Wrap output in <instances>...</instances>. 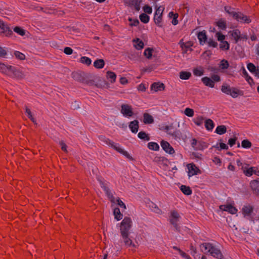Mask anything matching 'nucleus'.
<instances>
[{
  "label": "nucleus",
  "instance_id": "obj_1",
  "mask_svg": "<svg viewBox=\"0 0 259 259\" xmlns=\"http://www.w3.org/2000/svg\"><path fill=\"white\" fill-rule=\"evenodd\" d=\"M202 248H204L206 252H209L212 256L218 259L223 258V254L221 250L216 248L212 244L210 243H203L201 244Z\"/></svg>",
  "mask_w": 259,
  "mask_h": 259
},
{
  "label": "nucleus",
  "instance_id": "obj_2",
  "mask_svg": "<svg viewBox=\"0 0 259 259\" xmlns=\"http://www.w3.org/2000/svg\"><path fill=\"white\" fill-rule=\"evenodd\" d=\"M132 221L130 217H125L120 223V231L121 235L130 234V230L132 227Z\"/></svg>",
  "mask_w": 259,
  "mask_h": 259
},
{
  "label": "nucleus",
  "instance_id": "obj_3",
  "mask_svg": "<svg viewBox=\"0 0 259 259\" xmlns=\"http://www.w3.org/2000/svg\"><path fill=\"white\" fill-rule=\"evenodd\" d=\"M169 222L175 228L176 231L180 232L181 227L178 225V222L179 221L180 215L176 210H172L170 212L169 217Z\"/></svg>",
  "mask_w": 259,
  "mask_h": 259
},
{
  "label": "nucleus",
  "instance_id": "obj_4",
  "mask_svg": "<svg viewBox=\"0 0 259 259\" xmlns=\"http://www.w3.org/2000/svg\"><path fill=\"white\" fill-rule=\"evenodd\" d=\"M191 146L195 150H203L208 147V144L203 141H197L196 139L193 138L192 140Z\"/></svg>",
  "mask_w": 259,
  "mask_h": 259
},
{
  "label": "nucleus",
  "instance_id": "obj_5",
  "mask_svg": "<svg viewBox=\"0 0 259 259\" xmlns=\"http://www.w3.org/2000/svg\"><path fill=\"white\" fill-rule=\"evenodd\" d=\"M10 67V75H9V76L15 78L17 79H22L25 77V74L24 73L18 69H17L14 66Z\"/></svg>",
  "mask_w": 259,
  "mask_h": 259
},
{
  "label": "nucleus",
  "instance_id": "obj_6",
  "mask_svg": "<svg viewBox=\"0 0 259 259\" xmlns=\"http://www.w3.org/2000/svg\"><path fill=\"white\" fill-rule=\"evenodd\" d=\"M120 112L125 117H132L134 115V112L131 105L123 104L121 105Z\"/></svg>",
  "mask_w": 259,
  "mask_h": 259
},
{
  "label": "nucleus",
  "instance_id": "obj_7",
  "mask_svg": "<svg viewBox=\"0 0 259 259\" xmlns=\"http://www.w3.org/2000/svg\"><path fill=\"white\" fill-rule=\"evenodd\" d=\"M0 33L6 36H10L13 34V31L9 26L0 20Z\"/></svg>",
  "mask_w": 259,
  "mask_h": 259
},
{
  "label": "nucleus",
  "instance_id": "obj_8",
  "mask_svg": "<svg viewBox=\"0 0 259 259\" xmlns=\"http://www.w3.org/2000/svg\"><path fill=\"white\" fill-rule=\"evenodd\" d=\"M160 130L164 131L167 134L171 135L175 138H179L180 137L179 131L176 130L172 131V130H174V126L172 125L163 126Z\"/></svg>",
  "mask_w": 259,
  "mask_h": 259
},
{
  "label": "nucleus",
  "instance_id": "obj_9",
  "mask_svg": "<svg viewBox=\"0 0 259 259\" xmlns=\"http://www.w3.org/2000/svg\"><path fill=\"white\" fill-rule=\"evenodd\" d=\"M250 186L253 194L259 197V178L251 181Z\"/></svg>",
  "mask_w": 259,
  "mask_h": 259
},
{
  "label": "nucleus",
  "instance_id": "obj_10",
  "mask_svg": "<svg viewBox=\"0 0 259 259\" xmlns=\"http://www.w3.org/2000/svg\"><path fill=\"white\" fill-rule=\"evenodd\" d=\"M160 145L163 150L169 154H173L175 153V150L169 143L164 140H162Z\"/></svg>",
  "mask_w": 259,
  "mask_h": 259
},
{
  "label": "nucleus",
  "instance_id": "obj_11",
  "mask_svg": "<svg viewBox=\"0 0 259 259\" xmlns=\"http://www.w3.org/2000/svg\"><path fill=\"white\" fill-rule=\"evenodd\" d=\"M187 168L189 170L188 176L189 177L196 175L198 173H200V170L193 163L188 164Z\"/></svg>",
  "mask_w": 259,
  "mask_h": 259
},
{
  "label": "nucleus",
  "instance_id": "obj_12",
  "mask_svg": "<svg viewBox=\"0 0 259 259\" xmlns=\"http://www.w3.org/2000/svg\"><path fill=\"white\" fill-rule=\"evenodd\" d=\"M181 41L182 40L180 41V44H181V47L184 53H187L188 51L191 52L193 51L191 47L193 44L192 41H189L186 42H181Z\"/></svg>",
  "mask_w": 259,
  "mask_h": 259
},
{
  "label": "nucleus",
  "instance_id": "obj_13",
  "mask_svg": "<svg viewBox=\"0 0 259 259\" xmlns=\"http://www.w3.org/2000/svg\"><path fill=\"white\" fill-rule=\"evenodd\" d=\"M220 209L223 211H228L231 214H235L237 211V209L231 204L221 205Z\"/></svg>",
  "mask_w": 259,
  "mask_h": 259
},
{
  "label": "nucleus",
  "instance_id": "obj_14",
  "mask_svg": "<svg viewBox=\"0 0 259 259\" xmlns=\"http://www.w3.org/2000/svg\"><path fill=\"white\" fill-rule=\"evenodd\" d=\"M130 234L124 235H121L122 237L123 242L124 243L125 246H126L127 247H134L135 248L136 246L135 244L133 242V241L131 240V239L129 237Z\"/></svg>",
  "mask_w": 259,
  "mask_h": 259
},
{
  "label": "nucleus",
  "instance_id": "obj_15",
  "mask_svg": "<svg viewBox=\"0 0 259 259\" xmlns=\"http://www.w3.org/2000/svg\"><path fill=\"white\" fill-rule=\"evenodd\" d=\"M238 16L237 17L236 20L241 23H246L249 24L251 22V19L249 17H247L246 15H243L242 13L239 12Z\"/></svg>",
  "mask_w": 259,
  "mask_h": 259
},
{
  "label": "nucleus",
  "instance_id": "obj_16",
  "mask_svg": "<svg viewBox=\"0 0 259 259\" xmlns=\"http://www.w3.org/2000/svg\"><path fill=\"white\" fill-rule=\"evenodd\" d=\"M224 9L225 12L227 13L230 16H232L234 19L236 20V19H237L239 15V12H235L234 11V8L229 6H226L225 7Z\"/></svg>",
  "mask_w": 259,
  "mask_h": 259
},
{
  "label": "nucleus",
  "instance_id": "obj_17",
  "mask_svg": "<svg viewBox=\"0 0 259 259\" xmlns=\"http://www.w3.org/2000/svg\"><path fill=\"white\" fill-rule=\"evenodd\" d=\"M128 126L129 128L133 133H137L139 127V121L137 120H134L131 121Z\"/></svg>",
  "mask_w": 259,
  "mask_h": 259
},
{
  "label": "nucleus",
  "instance_id": "obj_18",
  "mask_svg": "<svg viewBox=\"0 0 259 259\" xmlns=\"http://www.w3.org/2000/svg\"><path fill=\"white\" fill-rule=\"evenodd\" d=\"M253 206L248 204L243 206L242 209V211L244 216H249L253 212Z\"/></svg>",
  "mask_w": 259,
  "mask_h": 259
},
{
  "label": "nucleus",
  "instance_id": "obj_19",
  "mask_svg": "<svg viewBox=\"0 0 259 259\" xmlns=\"http://www.w3.org/2000/svg\"><path fill=\"white\" fill-rule=\"evenodd\" d=\"M151 89L155 92L158 91H163L165 89V85L163 83L154 82L152 84Z\"/></svg>",
  "mask_w": 259,
  "mask_h": 259
},
{
  "label": "nucleus",
  "instance_id": "obj_20",
  "mask_svg": "<svg viewBox=\"0 0 259 259\" xmlns=\"http://www.w3.org/2000/svg\"><path fill=\"white\" fill-rule=\"evenodd\" d=\"M12 66L10 65H6L4 63H1L0 64V72L8 76L10 75V72L11 69L10 67Z\"/></svg>",
  "mask_w": 259,
  "mask_h": 259
},
{
  "label": "nucleus",
  "instance_id": "obj_21",
  "mask_svg": "<svg viewBox=\"0 0 259 259\" xmlns=\"http://www.w3.org/2000/svg\"><path fill=\"white\" fill-rule=\"evenodd\" d=\"M202 82L210 88L214 87V82L211 78L208 77H204L201 78Z\"/></svg>",
  "mask_w": 259,
  "mask_h": 259
},
{
  "label": "nucleus",
  "instance_id": "obj_22",
  "mask_svg": "<svg viewBox=\"0 0 259 259\" xmlns=\"http://www.w3.org/2000/svg\"><path fill=\"white\" fill-rule=\"evenodd\" d=\"M143 122L145 124H151L154 122V119L152 115L145 113L143 114Z\"/></svg>",
  "mask_w": 259,
  "mask_h": 259
},
{
  "label": "nucleus",
  "instance_id": "obj_23",
  "mask_svg": "<svg viewBox=\"0 0 259 259\" xmlns=\"http://www.w3.org/2000/svg\"><path fill=\"white\" fill-rule=\"evenodd\" d=\"M198 38L199 39L200 44H202V42L205 43L207 40V36L206 34L205 31H202L199 32L198 33Z\"/></svg>",
  "mask_w": 259,
  "mask_h": 259
},
{
  "label": "nucleus",
  "instance_id": "obj_24",
  "mask_svg": "<svg viewBox=\"0 0 259 259\" xmlns=\"http://www.w3.org/2000/svg\"><path fill=\"white\" fill-rule=\"evenodd\" d=\"M243 95V93L242 91H240L236 88H232V91H231L230 95L233 98H237L238 96H242Z\"/></svg>",
  "mask_w": 259,
  "mask_h": 259
},
{
  "label": "nucleus",
  "instance_id": "obj_25",
  "mask_svg": "<svg viewBox=\"0 0 259 259\" xmlns=\"http://www.w3.org/2000/svg\"><path fill=\"white\" fill-rule=\"evenodd\" d=\"M105 65V61L103 59H98L95 61L94 62V66L98 69H101L104 67Z\"/></svg>",
  "mask_w": 259,
  "mask_h": 259
},
{
  "label": "nucleus",
  "instance_id": "obj_26",
  "mask_svg": "<svg viewBox=\"0 0 259 259\" xmlns=\"http://www.w3.org/2000/svg\"><path fill=\"white\" fill-rule=\"evenodd\" d=\"M216 25L218 26L219 28L222 30H226L227 28V23L226 20L224 19H220L217 22Z\"/></svg>",
  "mask_w": 259,
  "mask_h": 259
},
{
  "label": "nucleus",
  "instance_id": "obj_27",
  "mask_svg": "<svg viewBox=\"0 0 259 259\" xmlns=\"http://www.w3.org/2000/svg\"><path fill=\"white\" fill-rule=\"evenodd\" d=\"M106 77L111 83H114L116 81V74L111 71H108L106 73Z\"/></svg>",
  "mask_w": 259,
  "mask_h": 259
},
{
  "label": "nucleus",
  "instance_id": "obj_28",
  "mask_svg": "<svg viewBox=\"0 0 259 259\" xmlns=\"http://www.w3.org/2000/svg\"><path fill=\"white\" fill-rule=\"evenodd\" d=\"M229 33H231V36L234 38L235 43H237L239 40L240 31L236 29L232 31H230Z\"/></svg>",
  "mask_w": 259,
  "mask_h": 259
},
{
  "label": "nucleus",
  "instance_id": "obj_29",
  "mask_svg": "<svg viewBox=\"0 0 259 259\" xmlns=\"http://www.w3.org/2000/svg\"><path fill=\"white\" fill-rule=\"evenodd\" d=\"M99 139L105 143L106 144L108 145L109 146L113 147L114 149V147H117L116 145H114V143L111 141L109 139L106 138L105 137L101 136L99 137Z\"/></svg>",
  "mask_w": 259,
  "mask_h": 259
},
{
  "label": "nucleus",
  "instance_id": "obj_30",
  "mask_svg": "<svg viewBox=\"0 0 259 259\" xmlns=\"http://www.w3.org/2000/svg\"><path fill=\"white\" fill-rule=\"evenodd\" d=\"M214 126V123L213 121L210 119H206L205 121V127L208 131H212Z\"/></svg>",
  "mask_w": 259,
  "mask_h": 259
},
{
  "label": "nucleus",
  "instance_id": "obj_31",
  "mask_svg": "<svg viewBox=\"0 0 259 259\" xmlns=\"http://www.w3.org/2000/svg\"><path fill=\"white\" fill-rule=\"evenodd\" d=\"M180 190L185 195H190L192 193L190 187L185 185H182L180 187Z\"/></svg>",
  "mask_w": 259,
  "mask_h": 259
},
{
  "label": "nucleus",
  "instance_id": "obj_32",
  "mask_svg": "<svg viewBox=\"0 0 259 259\" xmlns=\"http://www.w3.org/2000/svg\"><path fill=\"white\" fill-rule=\"evenodd\" d=\"M227 132V128L225 125H221L217 127L215 132L219 135H223Z\"/></svg>",
  "mask_w": 259,
  "mask_h": 259
},
{
  "label": "nucleus",
  "instance_id": "obj_33",
  "mask_svg": "<svg viewBox=\"0 0 259 259\" xmlns=\"http://www.w3.org/2000/svg\"><path fill=\"white\" fill-rule=\"evenodd\" d=\"M242 74L244 76V77L245 78L246 81L248 82V83L251 84V83H253V79L250 76H249L248 73L247 72L246 70H245L244 67H242Z\"/></svg>",
  "mask_w": 259,
  "mask_h": 259
},
{
  "label": "nucleus",
  "instance_id": "obj_34",
  "mask_svg": "<svg viewBox=\"0 0 259 259\" xmlns=\"http://www.w3.org/2000/svg\"><path fill=\"white\" fill-rule=\"evenodd\" d=\"M113 214L114 218L117 221H119L122 218V214L120 212V209L118 207H116L114 209Z\"/></svg>",
  "mask_w": 259,
  "mask_h": 259
},
{
  "label": "nucleus",
  "instance_id": "obj_35",
  "mask_svg": "<svg viewBox=\"0 0 259 259\" xmlns=\"http://www.w3.org/2000/svg\"><path fill=\"white\" fill-rule=\"evenodd\" d=\"M148 147L149 149L154 151H158L159 149V146L155 142H151L148 143Z\"/></svg>",
  "mask_w": 259,
  "mask_h": 259
},
{
  "label": "nucleus",
  "instance_id": "obj_36",
  "mask_svg": "<svg viewBox=\"0 0 259 259\" xmlns=\"http://www.w3.org/2000/svg\"><path fill=\"white\" fill-rule=\"evenodd\" d=\"M138 137L140 139L145 140V141H149L150 137L148 134H147L145 132L141 131L139 132L138 134Z\"/></svg>",
  "mask_w": 259,
  "mask_h": 259
},
{
  "label": "nucleus",
  "instance_id": "obj_37",
  "mask_svg": "<svg viewBox=\"0 0 259 259\" xmlns=\"http://www.w3.org/2000/svg\"><path fill=\"white\" fill-rule=\"evenodd\" d=\"M162 16H160V15H159V16H154V22H155V23L156 24V25L159 27H162Z\"/></svg>",
  "mask_w": 259,
  "mask_h": 259
},
{
  "label": "nucleus",
  "instance_id": "obj_38",
  "mask_svg": "<svg viewBox=\"0 0 259 259\" xmlns=\"http://www.w3.org/2000/svg\"><path fill=\"white\" fill-rule=\"evenodd\" d=\"M114 149L116 150L117 151L119 152V153L122 154L124 156H125L128 159L132 160L133 159L132 156H130V155L128 154V153L121 149V148L119 147H114Z\"/></svg>",
  "mask_w": 259,
  "mask_h": 259
},
{
  "label": "nucleus",
  "instance_id": "obj_39",
  "mask_svg": "<svg viewBox=\"0 0 259 259\" xmlns=\"http://www.w3.org/2000/svg\"><path fill=\"white\" fill-rule=\"evenodd\" d=\"M191 76V73L187 71H181L180 73V78L182 79L187 80Z\"/></svg>",
  "mask_w": 259,
  "mask_h": 259
},
{
  "label": "nucleus",
  "instance_id": "obj_40",
  "mask_svg": "<svg viewBox=\"0 0 259 259\" xmlns=\"http://www.w3.org/2000/svg\"><path fill=\"white\" fill-rule=\"evenodd\" d=\"M25 113L27 114L28 117L32 122H33L34 124H37L36 121L35 119L33 117L30 110L27 106L25 107Z\"/></svg>",
  "mask_w": 259,
  "mask_h": 259
},
{
  "label": "nucleus",
  "instance_id": "obj_41",
  "mask_svg": "<svg viewBox=\"0 0 259 259\" xmlns=\"http://www.w3.org/2000/svg\"><path fill=\"white\" fill-rule=\"evenodd\" d=\"M139 18L141 21L144 23H147L149 21V17L145 13L140 14Z\"/></svg>",
  "mask_w": 259,
  "mask_h": 259
},
{
  "label": "nucleus",
  "instance_id": "obj_42",
  "mask_svg": "<svg viewBox=\"0 0 259 259\" xmlns=\"http://www.w3.org/2000/svg\"><path fill=\"white\" fill-rule=\"evenodd\" d=\"M72 78L78 81L81 82L83 81V77L81 76V75L77 72H73L72 73Z\"/></svg>",
  "mask_w": 259,
  "mask_h": 259
},
{
  "label": "nucleus",
  "instance_id": "obj_43",
  "mask_svg": "<svg viewBox=\"0 0 259 259\" xmlns=\"http://www.w3.org/2000/svg\"><path fill=\"white\" fill-rule=\"evenodd\" d=\"M142 0H133L131 4L134 6L135 9L136 11H139L140 10V4Z\"/></svg>",
  "mask_w": 259,
  "mask_h": 259
},
{
  "label": "nucleus",
  "instance_id": "obj_44",
  "mask_svg": "<svg viewBox=\"0 0 259 259\" xmlns=\"http://www.w3.org/2000/svg\"><path fill=\"white\" fill-rule=\"evenodd\" d=\"M219 67L222 69H226L229 67V64L227 60L225 59L222 60L219 64Z\"/></svg>",
  "mask_w": 259,
  "mask_h": 259
},
{
  "label": "nucleus",
  "instance_id": "obj_45",
  "mask_svg": "<svg viewBox=\"0 0 259 259\" xmlns=\"http://www.w3.org/2000/svg\"><path fill=\"white\" fill-rule=\"evenodd\" d=\"M80 62L87 65H90L92 63V60L90 58L88 57L83 56L81 57L80 58Z\"/></svg>",
  "mask_w": 259,
  "mask_h": 259
},
{
  "label": "nucleus",
  "instance_id": "obj_46",
  "mask_svg": "<svg viewBox=\"0 0 259 259\" xmlns=\"http://www.w3.org/2000/svg\"><path fill=\"white\" fill-rule=\"evenodd\" d=\"M221 90L223 93L230 95L232 88L229 85H223Z\"/></svg>",
  "mask_w": 259,
  "mask_h": 259
},
{
  "label": "nucleus",
  "instance_id": "obj_47",
  "mask_svg": "<svg viewBox=\"0 0 259 259\" xmlns=\"http://www.w3.org/2000/svg\"><path fill=\"white\" fill-rule=\"evenodd\" d=\"M241 146L244 148H249L251 147L252 144L248 140H243L241 142Z\"/></svg>",
  "mask_w": 259,
  "mask_h": 259
},
{
  "label": "nucleus",
  "instance_id": "obj_48",
  "mask_svg": "<svg viewBox=\"0 0 259 259\" xmlns=\"http://www.w3.org/2000/svg\"><path fill=\"white\" fill-rule=\"evenodd\" d=\"M14 31L21 36H24L25 34V31L21 27L16 26L14 28Z\"/></svg>",
  "mask_w": 259,
  "mask_h": 259
},
{
  "label": "nucleus",
  "instance_id": "obj_49",
  "mask_svg": "<svg viewBox=\"0 0 259 259\" xmlns=\"http://www.w3.org/2000/svg\"><path fill=\"white\" fill-rule=\"evenodd\" d=\"M152 51H153L152 49L148 48L146 49L144 51V55L148 59H151L152 57Z\"/></svg>",
  "mask_w": 259,
  "mask_h": 259
},
{
  "label": "nucleus",
  "instance_id": "obj_50",
  "mask_svg": "<svg viewBox=\"0 0 259 259\" xmlns=\"http://www.w3.org/2000/svg\"><path fill=\"white\" fill-rule=\"evenodd\" d=\"M254 167H250L248 168L243 170V172L246 176L250 177L253 174Z\"/></svg>",
  "mask_w": 259,
  "mask_h": 259
},
{
  "label": "nucleus",
  "instance_id": "obj_51",
  "mask_svg": "<svg viewBox=\"0 0 259 259\" xmlns=\"http://www.w3.org/2000/svg\"><path fill=\"white\" fill-rule=\"evenodd\" d=\"M14 55L16 58H17L20 60H24L25 59V55L19 51H15Z\"/></svg>",
  "mask_w": 259,
  "mask_h": 259
},
{
  "label": "nucleus",
  "instance_id": "obj_52",
  "mask_svg": "<svg viewBox=\"0 0 259 259\" xmlns=\"http://www.w3.org/2000/svg\"><path fill=\"white\" fill-rule=\"evenodd\" d=\"M222 44H221L220 46V49L223 50H228L230 48V45L227 41H224L222 42Z\"/></svg>",
  "mask_w": 259,
  "mask_h": 259
},
{
  "label": "nucleus",
  "instance_id": "obj_53",
  "mask_svg": "<svg viewBox=\"0 0 259 259\" xmlns=\"http://www.w3.org/2000/svg\"><path fill=\"white\" fill-rule=\"evenodd\" d=\"M184 113L188 117H191L193 116L194 112V110L192 109L187 108L185 109L184 111Z\"/></svg>",
  "mask_w": 259,
  "mask_h": 259
},
{
  "label": "nucleus",
  "instance_id": "obj_54",
  "mask_svg": "<svg viewBox=\"0 0 259 259\" xmlns=\"http://www.w3.org/2000/svg\"><path fill=\"white\" fill-rule=\"evenodd\" d=\"M204 71L202 69H199L197 68L193 69V73L194 75L200 76L203 74Z\"/></svg>",
  "mask_w": 259,
  "mask_h": 259
},
{
  "label": "nucleus",
  "instance_id": "obj_55",
  "mask_svg": "<svg viewBox=\"0 0 259 259\" xmlns=\"http://www.w3.org/2000/svg\"><path fill=\"white\" fill-rule=\"evenodd\" d=\"M247 67L250 72L251 73H254L256 71V67L252 63H249L247 65Z\"/></svg>",
  "mask_w": 259,
  "mask_h": 259
},
{
  "label": "nucleus",
  "instance_id": "obj_56",
  "mask_svg": "<svg viewBox=\"0 0 259 259\" xmlns=\"http://www.w3.org/2000/svg\"><path fill=\"white\" fill-rule=\"evenodd\" d=\"M137 44L135 45V47L138 50H141L144 47V43L139 38L137 39Z\"/></svg>",
  "mask_w": 259,
  "mask_h": 259
},
{
  "label": "nucleus",
  "instance_id": "obj_57",
  "mask_svg": "<svg viewBox=\"0 0 259 259\" xmlns=\"http://www.w3.org/2000/svg\"><path fill=\"white\" fill-rule=\"evenodd\" d=\"M216 36L219 41H221V42L224 41V40L225 38V36L224 34H223L221 32H218L216 33Z\"/></svg>",
  "mask_w": 259,
  "mask_h": 259
},
{
  "label": "nucleus",
  "instance_id": "obj_58",
  "mask_svg": "<svg viewBox=\"0 0 259 259\" xmlns=\"http://www.w3.org/2000/svg\"><path fill=\"white\" fill-rule=\"evenodd\" d=\"M143 10L145 13L149 14L152 13V7L148 5H145V6H144Z\"/></svg>",
  "mask_w": 259,
  "mask_h": 259
},
{
  "label": "nucleus",
  "instance_id": "obj_59",
  "mask_svg": "<svg viewBox=\"0 0 259 259\" xmlns=\"http://www.w3.org/2000/svg\"><path fill=\"white\" fill-rule=\"evenodd\" d=\"M128 20L130 22H132L133 21V22L130 24V25L131 26H137L139 24V20L137 19L133 20V19L132 18H129L128 19Z\"/></svg>",
  "mask_w": 259,
  "mask_h": 259
},
{
  "label": "nucleus",
  "instance_id": "obj_60",
  "mask_svg": "<svg viewBox=\"0 0 259 259\" xmlns=\"http://www.w3.org/2000/svg\"><path fill=\"white\" fill-rule=\"evenodd\" d=\"M163 10H164L163 8H162L161 7H158L156 10L154 16H159V15L162 16V13H163Z\"/></svg>",
  "mask_w": 259,
  "mask_h": 259
},
{
  "label": "nucleus",
  "instance_id": "obj_61",
  "mask_svg": "<svg viewBox=\"0 0 259 259\" xmlns=\"http://www.w3.org/2000/svg\"><path fill=\"white\" fill-rule=\"evenodd\" d=\"M105 193H106V195L107 196V197L109 199H110V201L112 202H114V197L113 196L112 193L111 192L110 189H109L108 190V192L105 191Z\"/></svg>",
  "mask_w": 259,
  "mask_h": 259
},
{
  "label": "nucleus",
  "instance_id": "obj_62",
  "mask_svg": "<svg viewBox=\"0 0 259 259\" xmlns=\"http://www.w3.org/2000/svg\"><path fill=\"white\" fill-rule=\"evenodd\" d=\"M154 161L155 162H164L168 161L167 159L164 157H155Z\"/></svg>",
  "mask_w": 259,
  "mask_h": 259
},
{
  "label": "nucleus",
  "instance_id": "obj_63",
  "mask_svg": "<svg viewBox=\"0 0 259 259\" xmlns=\"http://www.w3.org/2000/svg\"><path fill=\"white\" fill-rule=\"evenodd\" d=\"M203 120L204 118L202 116H200L198 117L194 121V122L196 125L200 126L202 124Z\"/></svg>",
  "mask_w": 259,
  "mask_h": 259
},
{
  "label": "nucleus",
  "instance_id": "obj_64",
  "mask_svg": "<svg viewBox=\"0 0 259 259\" xmlns=\"http://www.w3.org/2000/svg\"><path fill=\"white\" fill-rule=\"evenodd\" d=\"M208 44L209 46L212 47L213 48H216L218 46V43L213 40L212 39H209L208 41Z\"/></svg>",
  "mask_w": 259,
  "mask_h": 259
}]
</instances>
